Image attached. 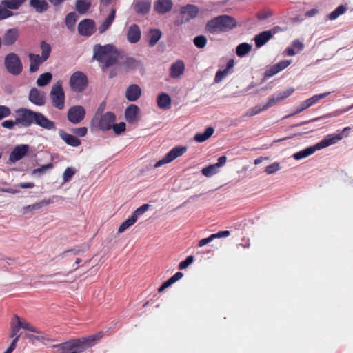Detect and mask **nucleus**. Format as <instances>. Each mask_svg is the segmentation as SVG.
<instances>
[{
	"label": "nucleus",
	"mask_w": 353,
	"mask_h": 353,
	"mask_svg": "<svg viewBox=\"0 0 353 353\" xmlns=\"http://www.w3.org/2000/svg\"><path fill=\"white\" fill-rule=\"evenodd\" d=\"M28 99L37 105L41 106L46 103V94L37 88H32L29 93Z\"/></svg>",
	"instance_id": "nucleus-17"
},
{
	"label": "nucleus",
	"mask_w": 353,
	"mask_h": 353,
	"mask_svg": "<svg viewBox=\"0 0 353 353\" xmlns=\"http://www.w3.org/2000/svg\"><path fill=\"white\" fill-rule=\"evenodd\" d=\"M30 6L39 13L44 12L48 9V4L46 0H30Z\"/></svg>",
	"instance_id": "nucleus-36"
},
{
	"label": "nucleus",
	"mask_w": 353,
	"mask_h": 353,
	"mask_svg": "<svg viewBox=\"0 0 353 353\" xmlns=\"http://www.w3.org/2000/svg\"><path fill=\"white\" fill-rule=\"evenodd\" d=\"M85 115V111L81 105H74L71 107L68 112V119L74 124H78L83 120Z\"/></svg>",
	"instance_id": "nucleus-12"
},
{
	"label": "nucleus",
	"mask_w": 353,
	"mask_h": 353,
	"mask_svg": "<svg viewBox=\"0 0 353 353\" xmlns=\"http://www.w3.org/2000/svg\"><path fill=\"white\" fill-rule=\"evenodd\" d=\"M4 65L7 71L14 76L21 73L23 65L19 57L13 52L8 53L4 59Z\"/></svg>",
	"instance_id": "nucleus-3"
},
{
	"label": "nucleus",
	"mask_w": 353,
	"mask_h": 353,
	"mask_svg": "<svg viewBox=\"0 0 353 353\" xmlns=\"http://www.w3.org/2000/svg\"><path fill=\"white\" fill-rule=\"evenodd\" d=\"M20 330V327L19 325H14L13 323H10V331L9 334V336L10 338H14L17 335V333L19 332Z\"/></svg>",
	"instance_id": "nucleus-62"
},
{
	"label": "nucleus",
	"mask_w": 353,
	"mask_h": 353,
	"mask_svg": "<svg viewBox=\"0 0 353 353\" xmlns=\"http://www.w3.org/2000/svg\"><path fill=\"white\" fill-rule=\"evenodd\" d=\"M77 19V14L74 12L70 13L66 16L65 23L69 28L74 26Z\"/></svg>",
	"instance_id": "nucleus-53"
},
{
	"label": "nucleus",
	"mask_w": 353,
	"mask_h": 353,
	"mask_svg": "<svg viewBox=\"0 0 353 353\" xmlns=\"http://www.w3.org/2000/svg\"><path fill=\"white\" fill-rule=\"evenodd\" d=\"M30 147L28 145H19L14 148L9 155V160L13 163L21 160L29 152Z\"/></svg>",
	"instance_id": "nucleus-16"
},
{
	"label": "nucleus",
	"mask_w": 353,
	"mask_h": 353,
	"mask_svg": "<svg viewBox=\"0 0 353 353\" xmlns=\"http://www.w3.org/2000/svg\"><path fill=\"white\" fill-rule=\"evenodd\" d=\"M50 95L52 105L57 109L62 110L64 108L65 94L60 81L53 85Z\"/></svg>",
	"instance_id": "nucleus-4"
},
{
	"label": "nucleus",
	"mask_w": 353,
	"mask_h": 353,
	"mask_svg": "<svg viewBox=\"0 0 353 353\" xmlns=\"http://www.w3.org/2000/svg\"><path fill=\"white\" fill-rule=\"evenodd\" d=\"M347 10V8L343 5H340L338 6L334 10H333L332 12H330L328 15V18L330 20H334L336 19L339 16L344 14Z\"/></svg>",
	"instance_id": "nucleus-46"
},
{
	"label": "nucleus",
	"mask_w": 353,
	"mask_h": 353,
	"mask_svg": "<svg viewBox=\"0 0 353 353\" xmlns=\"http://www.w3.org/2000/svg\"><path fill=\"white\" fill-rule=\"evenodd\" d=\"M183 274L182 272H177L175 274H174L172 276H171L169 279H168L166 281H165L159 288H158V292L161 293L163 292L166 288L170 287L171 285L179 281L183 277Z\"/></svg>",
	"instance_id": "nucleus-35"
},
{
	"label": "nucleus",
	"mask_w": 353,
	"mask_h": 353,
	"mask_svg": "<svg viewBox=\"0 0 353 353\" xmlns=\"http://www.w3.org/2000/svg\"><path fill=\"white\" fill-rule=\"evenodd\" d=\"M79 250H68L63 252V258L65 265L70 271L78 268V265L82 261Z\"/></svg>",
	"instance_id": "nucleus-7"
},
{
	"label": "nucleus",
	"mask_w": 353,
	"mask_h": 353,
	"mask_svg": "<svg viewBox=\"0 0 353 353\" xmlns=\"http://www.w3.org/2000/svg\"><path fill=\"white\" fill-rule=\"evenodd\" d=\"M236 26V21L233 17L220 15L210 20L206 26V31L210 33L226 32Z\"/></svg>",
	"instance_id": "nucleus-2"
},
{
	"label": "nucleus",
	"mask_w": 353,
	"mask_h": 353,
	"mask_svg": "<svg viewBox=\"0 0 353 353\" xmlns=\"http://www.w3.org/2000/svg\"><path fill=\"white\" fill-rule=\"evenodd\" d=\"M112 128L113 129L115 134H119L125 130V123L123 122H121L117 124L114 123Z\"/></svg>",
	"instance_id": "nucleus-59"
},
{
	"label": "nucleus",
	"mask_w": 353,
	"mask_h": 353,
	"mask_svg": "<svg viewBox=\"0 0 353 353\" xmlns=\"http://www.w3.org/2000/svg\"><path fill=\"white\" fill-rule=\"evenodd\" d=\"M272 37V32L270 30H267L262 32L261 33L257 34L254 37V41L256 46L257 47H261L264 45L269 39Z\"/></svg>",
	"instance_id": "nucleus-33"
},
{
	"label": "nucleus",
	"mask_w": 353,
	"mask_h": 353,
	"mask_svg": "<svg viewBox=\"0 0 353 353\" xmlns=\"http://www.w3.org/2000/svg\"><path fill=\"white\" fill-rule=\"evenodd\" d=\"M141 95V90L137 84L129 85L125 90V98L129 101H137Z\"/></svg>",
	"instance_id": "nucleus-22"
},
{
	"label": "nucleus",
	"mask_w": 353,
	"mask_h": 353,
	"mask_svg": "<svg viewBox=\"0 0 353 353\" xmlns=\"http://www.w3.org/2000/svg\"><path fill=\"white\" fill-rule=\"evenodd\" d=\"M17 124L15 121L7 120L1 123L2 127L8 129H12L14 125Z\"/></svg>",
	"instance_id": "nucleus-64"
},
{
	"label": "nucleus",
	"mask_w": 353,
	"mask_h": 353,
	"mask_svg": "<svg viewBox=\"0 0 353 353\" xmlns=\"http://www.w3.org/2000/svg\"><path fill=\"white\" fill-rule=\"evenodd\" d=\"M228 73V69H225L223 70H220L216 72V77H215V82L219 83L220 82L222 79Z\"/></svg>",
	"instance_id": "nucleus-63"
},
{
	"label": "nucleus",
	"mask_w": 353,
	"mask_h": 353,
	"mask_svg": "<svg viewBox=\"0 0 353 353\" xmlns=\"http://www.w3.org/2000/svg\"><path fill=\"white\" fill-rule=\"evenodd\" d=\"M91 0H77L75 8L79 14H85L91 7Z\"/></svg>",
	"instance_id": "nucleus-38"
},
{
	"label": "nucleus",
	"mask_w": 353,
	"mask_h": 353,
	"mask_svg": "<svg viewBox=\"0 0 353 353\" xmlns=\"http://www.w3.org/2000/svg\"><path fill=\"white\" fill-rule=\"evenodd\" d=\"M34 123L46 130H55V123L50 121L40 112H37Z\"/></svg>",
	"instance_id": "nucleus-21"
},
{
	"label": "nucleus",
	"mask_w": 353,
	"mask_h": 353,
	"mask_svg": "<svg viewBox=\"0 0 353 353\" xmlns=\"http://www.w3.org/2000/svg\"><path fill=\"white\" fill-rule=\"evenodd\" d=\"M60 137L65 141V143L68 145L72 146V147H77L80 145L81 141L76 138L74 136L66 133L63 132V130H59V132Z\"/></svg>",
	"instance_id": "nucleus-30"
},
{
	"label": "nucleus",
	"mask_w": 353,
	"mask_h": 353,
	"mask_svg": "<svg viewBox=\"0 0 353 353\" xmlns=\"http://www.w3.org/2000/svg\"><path fill=\"white\" fill-rule=\"evenodd\" d=\"M63 348L67 350H72L74 349V352L81 353L86 348H88L87 345L83 343V341L81 339H76L68 343L63 344Z\"/></svg>",
	"instance_id": "nucleus-25"
},
{
	"label": "nucleus",
	"mask_w": 353,
	"mask_h": 353,
	"mask_svg": "<svg viewBox=\"0 0 353 353\" xmlns=\"http://www.w3.org/2000/svg\"><path fill=\"white\" fill-rule=\"evenodd\" d=\"M19 30L12 28L7 30L3 35V43L5 46H10L16 42L19 37Z\"/></svg>",
	"instance_id": "nucleus-18"
},
{
	"label": "nucleus",
	"mask_w": 353,
	"mask_h": 353,
	"mask_svg": "<svg viewBox=\"0 0 353 353\" xmlns=\"http://www.w3.org/2000/svg\"><path fill=\"white\" fill-rule=\"evenodd\" d=\"M199 8L196 6L188 4L185 7H183L181 10V20H177L176 24L179 26L183 22L188 21L195 18L199 13Z\"/></svg>",
	"instance_id": "nucleus-11"
},
{
	"label": "nucleus",
	"mask_w": 353,
	"mask_h": 353,
	"mask_svg": "<svg viewBox=\"0 0 353 353\" xmlns=\"http://www.w3.org/2000/svg\"><path fill=\"white\" fill-rule=\"evenodd\" d=\"M94 21L90 19H85L81 21L78 25V32L81 36L89 37L95 32Z\"/></svg>",
	"instance_id": "nucleus-15"
},
{
	"label": "nucleus",
	"mask_w": 353,
	"mask_h": 353,
	"mask_svg": "<svg viewBox=\"0 0 353 353\" xmlns=\"http://www.w3.org/2000/svg\"><path fill=\"white\" fill-rule=\"evenodd\" d=\"M93 58L103 64L102 70H104L105 68L117 65L123 58V53L112 44H97L93 48Z\"/></svg>",
	"instance_id": "nucleus-1"
},
{
	"label": "nucleus",
	"mask_w": 353,
	"mask_h": 353,
	"mask_svg": "<svg viewBox=\"0 0 353 353\" xmlns=\"http://www.w3.org/2000/svg\"><path fill=\"white\" fill-rule=\"evenodd\" d=\"M52 79V75L50 72H45L39 76L37 80V85L42 87L48 85Z\"/></svg>",
	"instance_id": "nucleus-42"
},
{
	"label": "nucleus",
	"mask_w": 353,
	"mask_h": 353,
	"mask_svg": "<svg viewBox=\"0 0 353 353\" xmlns=\"http://www.w3.org/2000/svg\"><path fill=\"white\" fill-rule=\"evenodd\" d=\"M330 92H324L319 94L314 95L313 97L307 99V100L303 101L301 103H300L297 107L296 110L292 113L291 114H288V117L303 112V110L307 109L308 108L318 103L320 100L327 97L328 95H330Z\"/></svg>",
	"instance_id": "nucleus-9"
},
{
	"label": "nucleus",
	"mask_w": 353,
	"mask_h": 353,
	"mask_svg": "<svg viewBox=\"0 0 353 353\" xmlns=\"http://www.w3.org/2000/svg\"><path fill=\"white\" fill-rule=\"evenodd\" d=\"M16 113L17 114V117L16 118L17 123L27 127L30 125L33 122L34 123L36 112L22 108L17 110Z\"/></svg>",
	"instance_id": "nucleus-8"
},
{
	"label": "nucleus",
	"mask_w": 353,
	"mask_h": 353,
	"mask_svg": "<svg viewBox=\"0 0 353 353\" xmlns=\"http://www.w3.org/2000/svg\"><path fill=\"white\" fill-rule=\"evenodd\" d=\"M149 208L148 204H144L142 206L138 208L132 214L131 216L132 217H134L135 221H137V218L139 216H141Z\"/></svg>",
	"instance_id": "nucleus-50"
},
{
	"label": "nucleus",
	"mask_w": 353,
	"mask_h": 353,
	"mask_svg": "<svg viewBox=\"0 0 353 353\" xmlns=\"http://www.w3.org/2000/svg\"><path fill=\"white\" fill-rule=\"evenodd\" d=\"M74 174V171L72 168H68L63 174L64 182H68V181H70Z\"/></svg>",
	"instance_id": "nucleus-61"
},
{
	"label": "nucleus",
	"mask_w": 353,
	"mask_h": 353,
	"mask_svg": "<svg viewBox=\"0 0 353 353\" xmlns=\"http://www.w3.org/2000/svg\"><path fill=\"white\" fill-rule=\"evenodd\" d=\"M149 45L154 46L161 39V32L159 29L151 30L149 32Z\"/></svg>",
	"instance_id": "nucleus-41"
},
{
	"label": "nucleus",
	"mask_w": 353,
	"mask_h": 353,
	"mask_svg": "<svg viewBox=\"0 0 353 353\" xmlns=\"http://www.w3.org/2000/svg\"><path fill=\"white\" fill-rule=\"evenodd\" d=\"M157 105L159 108L163 110H168L171 106V98L166 93H161L157 99Z\"/></svg>",
	"instance_id": "nucleus-31"
},
{
	"label": "nucleus",
	"mask_w": 353,
	"mask_h": 353,
	"mask_svg": "<svg viewBox=\"0 0 353 353\" xmlns=\"http://www.w3.org/2000/svg\"><path fill=\"white\" fill-rule=\"evenodd\" d=\"M139 108L135 104H130L125 110V120L130 123H135L137 121V114Z\"/></svg>",
	"instance_id": "nucleus-24"
},
{
	"label": "nucleus",
	"mask_w": 353,
	"mask_h": 353,
	"mask_svg": "<svg viewBox=\"0 0 353 353\" xmlns=\"http://www.w3.org/2000/svg\"><path fill=\"white\" fill-rule=\"evenodd\" d=\"M352 108H353V104L350 106L347 107L346 108L336 110L328 114L327 117H337V116L341 115V114L350 111Z\"/></svg>",
	"instance_id": "nucleus-57"
},
{
	"label": "nucleus",
	"mask_w": 353,
	"mask_h": 353,
	"mask_svg": "<svg viewBox=\"0 0 353 353\" xmlns=\"http://www.w3.org/2000/svg\"><path fill=\"white\" fill-rule=\"evenodd\" d=\"M219 171L218 165H216L215 164L210 165L209 166H207L202 169L201 173L207 176L210 177L212 176L214 174H216Z\"/></svg>",
	"instance_id": "nucleus-47"
},
{
	"label": "nucleus",
	"mask_w": 353,
	"mask_h": 353,
	"mask_svg": "<svg viewBox=\"0 0 353 353\" xmlns=\"http://www.w3.org/2000/svg\"><path fill=\"white\" fill-rule=\"evenodd\" d=\"M350 127H345L337 134H328L320 143L316 144L318 150L335 144L344 137L345 130H350Z\"/></svg>",
	"instance_id": "nucleus-13"
},
{
	"label": "nucleus",
	"mask_w": 353,
	"mask_h": 353,
	"mask_svg": "<svg viewBox=\"0 0 353 353\" xmlns=\"http://www.w3.org/2000/svg\"><path fill=\"white\" fill-rule=\"evenodd\" d=\"M7 8H8L3 6L2 4H1V6H0V20L4 19H6L8 17L12 16L13 12L12 11L8 10Z\"/></svg>",
	"instance_id": "nucleus-54"
},
{
	"label": "nucleus",
	"mask_w": 353,
	"mask_h": 353,
	"mask_svg": "<svg viewBox=\"0 0 353 353\" xmlns=\"http://www.w3.org/2000/svg\"><path fill=\"white\" fill-rule=\"evenodd\" d=\"M287 67V61H283L281 62H279L278 63H276L270 68H267V70L265 72V77H270L280 71L284 70Z\"/></svg>",
	"instance_id": "nucleus-29"
},
{
	"label": "nucleus",
	"mask_w": 353,
	"mask_h": 353,
	"mask_svg": "<svg viewBox=\"0 0 353 353\" xmlns=\"http://www.w3.org/2000/svg\"><path fill=\"white\" fill-rule=\"evenodd\" d=\"M28 57L30 61V72L33 73L38 70L39 65L46 61L39 54L30 53Z\"/></svg>",
	"instance_id": "nucleus-28"
},
{
	"label": "nucleus",
	"mask_w": 353,
	"mask_h": 353,
	"mask_svg": "<svg viewBox=\"0 0 353 353\" xmlns=\"http://www.w3.org/2000/svg\"><path fill=\"white\" fill-rule=\"evenodd\" d=\"M26 0H3L1 4L9 9H18Z\"/></svg>",
	"instance_id": "nucleus-43"
},
{
	"label": "nucleus",
	"mask_w": 353,
	"mask_h": 353,
	"mask_svg": "<svg viewBox=\"0 0 353 353\" xmlns=\"http://www.w3.org/2000/svg\"><path fill=\"white\" fill-rule=\"evenodd\" d=\"M141 34L140 28L137 24L134 23L128 28L126 37L130 43H136L139 41Z\"/></svg>",
	"instance_id": "nucleus-20"
},
{
	"label": "nucleus",
	"mask_w": 353,
	"mask_h": 353,
	"mask_svg": "<svg viewBox=\"0 0 353 353\" xmlns=\"http://www.w3.org/2000/svg\"><path fill=\"white\" fill-rule=\"evenodd\" d=\"M214 133V128L208 127L203 133H197L194 135V140L196 142L201 143L208 140Z\"/></svg>",
	"instance_id": "nucleus-40"
},
{
	"label": "nucleus",
	"mask_w": 353,
	"mask_h": 353,
	"mask_svg": "<svg viewBox=\"0 0 353 353\" xmlns=\"http://www.w3.org/2000/svg\"><path fill=\"white\" fill-rule=\"evenodd\" d=\"M318 149H317L316 145L314 146H310L303 150L296 152L295 154H293V157L296 160H300V159L305 158L310 155H312Z\"/></svg>",
	"instance_id": "nucleus-37"
},
{
	"label": "nucleus",
	"mask_w": 353,
	"mask_h": 353,
	"mask_svg": "<svg viewBox=\"0 0 353 353\" xmlns=\"http://www.w3.org/2000/svg\"><path fill=\"white\" fill-rule=\"evenodd\" d=\"M280 169V165L279 163H274L271 165H269L265 168V172L268 174H272L275 173Z\"/></svg>",
	"instance_id": "nucleus-56"
},
{
	"label": "nucleus",
	"mask_w": 353,
	"mask_h": 353,
	"mask_svg": "<svg viewBox=\"0 0 353 353\" xmlns=\"http://www.w3.org/2000/svg\"><path fill=\"white\" fill-rule=\"evenodd\" d=\"M20 328L28 330L30 332L34 333H40V331L34 327L30 323H28L26 321H22L21 323L19 324Z\"/></svg>",
	"instance_id": "nucleus-52"
},
{
	"label": "nucleus",
	"mask_w": 353,
	"mask_h": 353,
	"mask_svg": "<svg viewBox=\"0 0 353 353\" xmlns=\"http://www.w3.org/2000/svg\"><path fill=\"white\" fill-rule=\"evenodd\" d=\"M40 48L41 50V57L46 61L50 54L51 52V46L50 44L47 43L46 41H43L40 43Z\"/></svg>",
	"instance_id": "nucleus-45"
},
{
	"label": "nucleus",
	"mask_w": 353,
	"mask_h": 353,
	"mask_svg": "<svg viewBox=\"0 0 353 353\" xmlns=\"http://www.w3.org/2000/svg\"><path fill=\"white\" fill-rule=\"evenodd\" d=\"M193 261V256H188L185 261H183L179 263V269L181 270L187 268L191 263H192Z\"/></svg>",
	"instance_id": "nucleus-58"
},
{
	"label": "nucleus",
	"mask_w": 353,
	"mask_h": 353,
	"mask_svg": "<svg viewBox=\"0 0 353 353\" xmlns=\"http://www.w3.org/2000/svg\"><path fill=\"white\" fill-rule=\"evenodd\" d=\"M101 338L100 336L98 335H93L90 336L88 338H83L81 339L83 341V343L85 344L88 347H91L93 345L97 340H99Z\"/></svg>",
	"instance_id": "nucleus-49"
},
{
	"label": "nucleus",
	"mask_w": 353,
	"mask_h": 353,
	"mask_svg": "<svg viewBox=\"0 0 353 353\" xmlns=\"http://www.w3.org/2000/svg\"><path fill=\"white\" fill-rule=\"evenodd\" d=\"M141 65L142 64L140 61L132 57H124L123 55V58L117 64V67L119 70L125 72L134 70Z\"/></svg>",
	"instance_id": "nucleus-14"
},
{
	"label": "nucleus",
	"mask_w": 353,
	"mask_h": 353,
	"mask_svg": "<svg viewBox=\"0 0 353 353\" xmlns=\"http://www.w3.org/2000/svg\"><path fill=\"white\" fill-rule=\"evenodd\" d=\"M173 3L172 0H157L154 4V10L159 14H165L170 11Z\"/></svg>",
	"instance_id": "nucleus-23"
},
{
	"label": "nucleus",
	"mask_w": 353,
	"mask_h": 353,
	"mask_svg": "<svg viewBox=\"0 0 353 353\" xmlns=\"http://www.w3.org/2000/svg\"><path fill=\"white\" fill-rule=\"evenodd\" d=\"M303 48V43L296 39L292 42L291 47H288V56H294L301 52Z\"/></svg>",
	"instance_id": "nucleus-39"
},
{
	"label": "nucleus",
	"mask_w": 353,
	"mask_h": 353,
	"mask_svg": "<svg viewBox=\"0 0 353 353\" xmlns=\"http://www.w3.org/2000/svg\"><path fill=\"white\" fill-rule=\"evenodd\" d=\"M115 120V115L111 112H107L100 117L99 114H95L92 122L97 124L101 130H109L112 128Z\"/></svg>",
	"instance_id": "nucleus-5"
},
{
	"label": "nucleus",
	"mask_w": 353,
	"mask_h": 353,
	"mask_svg": "<svg viewBox=\"0 0 353 353\" xmlns=\"http://www.w3.org/2000/svg\"><path fill=\"white\" fill-rule=\"evenodd\" d=\"M11 114L10 109L6 105H0V120L9 117Z\"/></svg>",
	"instance_id": "nucleus-60"
},
{
	"label": "nucleus",
	"mask_w": 353,
	"mask_h": 353,
	"mask_svg": "<svg viewBox=\"0 0 353 353\" xmlns=\"http://www.w3.org/2000/svg\"><path fill=\"white\" fill-rule=\"evenodd\" d=\"M230 235V231L225 230V231H220L216 234H211L209 237L203 239L199 241V246L203 247L205 245L208 244V243L211 242L214 239L216 238H221V237H226Z\"/></svg>",
	"instance_id": "nucleus-32"
},
{
	"label": "nucleus",
	"mask_w": 353,
	"mask_h": 353,
	"mask_svg": "<svg viewBox=\"0 0 353 353\" xmlns=\"http://www.w3.org/2000/svg\"><path fill=\"white\" fill-rule=\"evenodd\" d=\"M285 97H286L285 92H281V93L274 96L272 98H271L269 100L268 103L265 105H264L262 108H258L257 107H256V108L252 109L251 114L252 115L256 114L259 113L260 111H261L262 110H265V109L268 108L269 107L273 106L276 103L283 100Z\"/></svg>",
	"instance_id": "nucleus-19"
},
{
	"label": "nucleus",
	"mask_w": 353,
	"mask_h": 353,
	"mask_svg": "<svg viewBox=\"0 0 353 353\" xmlns=\"http://www.w3.org/2000/svg\"><path fill=\"white\" fill-rule=\"evenodd\" d=\"M207 39L203 35L197 36L194 39V43L199 48L205 47Z\"/></svg>",
	"instance_id": "nucleus-51"
},
{
	"label": "nucleus",
	"mask_w": 353,
	"mask_h": 353,
	"mask_svg": "<svg viewBox=\"0 0 353 353\" xmlns=\"http://www.w3.org/2000/svg\"><path fill=\"white\" fill-rule=\"evenodd\" d=\"M151 8V2L148 0L137 1L134 5V10L137 14H145L149 12Z\"/></svg>",
	"instance_id": "nucleus-27"
},
{
	"label": "nucleus",
	"mask_w": 353,
	"mask_h": 353,
	"mask_svg": "<svg viewBox=\"0 0 353 353\" xmlns=\"http://www.w3.org/2000/svg\"><path fill=\"white\" fill-rule=\"evenodd\" d=\"M116 14V10L114 8L111 10L110 15L102 22L101 26L99 27V33L102 34L106 31L112 23L113 22Z\"/></svg>",
	"instance_id": "nucleus-34"
},
{
	"label": "nucleus",
	"mask_w": 353,
	"mask_h": 353,
	"mask_svg": "<svg viewBox=\"0 0 353 353\" xmlns=\"http://www.w3.org/2000/svg\"><path fill=\"white\" fill-rule=\"evenodd\" d=\"M70 132L77 136L83 137L86 135V134L88 132V129L86 127H80V128H72L70 130Z\"/></svg>",
	"instance_id": "nucleus-55"
},
{
	"label": "nucleus",
	"mask_w": 353,
	"mask_h": 353,
	"mask_svg": "<svg viewBox=\"0 0 353 353\" xmlns=\"http://www.w3.org/2000/svg\"><path fill=\"white\" fill-rule=\"evenodd\" d=\"M136 221L134 217H129L127 220L123 222L118 229V233H123L127 229H128L130 226L133 225L135 223Z\"/></svg>",
	"instance_id": "nucleus-48"
},
{
	"label": "nucleus",
	"mask_w": 353,
	"mask_h": 353,
	"mask_svg": "<svg viewBox=\"0 0 353 353\" xmlns=\"http://www.w3.org/2000/svg\"><path fill=\"white\" fill-rule=\"evenodd\" d=\"M88 84L86 76L80 71L73 73L70 79V86L72 90L77 92H83Z\"/></svg>",
	"instance_id": "nucleus-6"
},
{
	"label": "nucleus",
	"mask_w": 353,
	"mask_h": 353,
	"mask_svg": "<svg viewBox=\"0 0 353 353\" xmlns=\"http://www.w3.org/2000/svg\"><path fill=\"white\" fill-rule=\"evenodd\" d=\"M184 69L185 65L183 61L181 60L176 61L170 67V77L174 79L179 78L183 74Z\"/></svg>",
	"instance_id": "nucleus-26"
},
{
	"label": "nucleus",
	"mask_w": 353,
	"mask_h": 353,
	"mask_svg": "<svg viewBox=\"0 0 353 353\" xmlns=\"http://www.w3.org/2000/svg\"><path fill=\"white\" fill-rule=\"evenodd\" d=\"M252 50V46L247 43H243L239 44L236 49V54L239 57H243L246 54L249 53Z\"/></svg>",
	"instance_id": "nucleus-44"
},
{
	"label": "nucleus",
	"mask_w": 353,
	"mask_h": 353,
	"mask_svg": "<svg viewBox=\"0 0 353 353\" xmlns=\"http://www.w3.org/2000/svg\"><path fill=\"white\" fill-rule=\"evenodd\" d=\"M186 150L187 148L183 146H176L174 148L166 154L164 158L156 163L154 168H159L164 164L172 162L177 157L182 156L186 152Z\"/></svg>",
	"instance_id": "nucleus-10"
}]
</instances>
